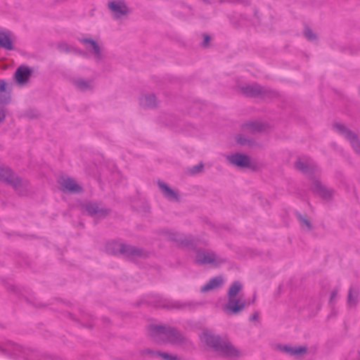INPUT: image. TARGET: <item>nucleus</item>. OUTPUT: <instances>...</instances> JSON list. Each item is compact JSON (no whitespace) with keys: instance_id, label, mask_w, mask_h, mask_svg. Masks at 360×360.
<instances>
[{"instance_id":"nucleus-1","label":"nucleus","mask_w":360,"mask_h":360,"mask_svg":"<svg viewBox=\"0 0 360 360\" xmlns=\"http://www.w3.org/2000/svg\"><path fill=\"white\" fill-rule=\"evenodd\" d=\"M201 340L207 347L227 358H238L240 352L230 342L223 340L220 335L203 333Z\"/></svg>"},{"instance_id":"nucleus-2","label":"nucleus","mask_w":360,"mask_h":360,"mask_svg":"<svg viewBox=\"0 0 360 360\" xmlns=\"http://www.w3.org/2000/svg\"><path fill=\"white\" fill-rule=\"evenodd\" d=\"M0 181L12 186L20 196L28 195L29 181L19 176L8 167L0 166Z\"/></svg>"},{"instance_id":"nucleus-3","label":"nucleus","mask_w":360,"mask_h":360,"mask_svg":"<svg viewBox=\"0 0 360 360\" xmlns=\"http://www.w3.org/2000/svg\"><path fill=\"white\" fill-rule=\"evenodd\" d=\"M148 330L150 337L164 335L165 336L164 341L172 345H183L188 340L183 333L175 327L150 324L148 326Z\"/></svg>"},{"instance_id":"nucleus-4","label":"nucleus","mask_w":360,"mask_h":360,"mask_svg":"<svg viewBox=\"0 0 360 360\" xmlns=\"http://www.w3.org/2000/svg\"><path fill=\"white\" fill-rule=\"evenodd\" d=\"M142 304H145L148 306H153L155 307H160L167 309H184L186 307H189L191 309H193L196 306H199L201 304L199 302H181L179 301H174L167 298H163L160 296H155L150 300L143 299L135 303V305L139 307Z\"/></svg>"},{"instance_id":"nucleus-5","label":"nucleus","mask_w":360,"mask_h":360,"mask_svg":"<svg viewBox=\"0 0 360 360\" xmlns=\"http://www.w3.org/2000/svg\"><path fill=\"white\" fill-rule=\"evenodd\" d=\"M1 353L11 359H16L18 357L27 359L31 353L35 351L30 348H25L12 341H6L3 345L0 344Z\"/></svg>"},{"instance_id":"nucleus-6","label":"nucleus","mask_w":360,"mask_h":360,"mask_svg":"<svg viewBox=\"0 0 360 360\" xmlns=\"http://www.w3.org/2000/svg\"><path fill=\"white\" fill-rule=\"evenodd\" d=\"M241 92L250 98H271L277 96V93L270 89L262 86L257 83L245 84L240 87Z\"/></svg>"},{"instance_id":"nucleus-7","label":"nucleus","mask_w":360,"mask_h":360,"mask_svg":"<svg viewBox=\"0 0 360 360\" xmlns=\"http://www.w3.org/2000/svg\"><path fill=\"white\" fill-rule=\"evenodd\" d=\"M193 250L195 251V262L199 265L212 264L213 266L217 267L226 262L225 259L217 260L216 255L214 252H206L204 249L198 248Z\"/></svg>"},{"instance_id":"nucleus-8","label":"nucleus","mask_w":360,"mask_h":360,"mask_svg":"<svg viewBox=\"0 0 360 360\" xmlns=\"http://www.w3.org/2000/svg\"><path fill=\"white\" fill-rule=\"evenodd\" d=\"M332 128L349 141L355 152L360 154V141L356 133L348 129L346 125L339 122L333 123Z\"/></svg>"},{"instance_id":"nucleus-9","label":"nucleus","mask_w":360,"mask_h":360,"mask_svg":"<svg viewBox=\"0 0 360 360\" xmlns=\"http://www.w3.org/2000/svg\"><path fill=\"white\" fill-rule=\"evenodd\" d=\"M120 254L125 259L131 260L134 258L146 259L149 257V252L143 248L122 243L120 249Z\"/></svg>"},{"instance_id":"nucleus-10","label":"nucleus","mask_w":360,"mask_h":360,"mask_svg":"<svg viewBox=\"0 0 360 360\" xmlns=\"http://www.w3.org/2000/svg\"><path fill=\"white\" fill-rule=\"evenodd\" d=\"M168 240L174 241L178 245L184 248H188L191 250H195L197 241L193 236H186L182 233L177 232L166 231Z\"/></svg>"},{"instance_id":"nucleus-11","label":"nucleus","mask_w":360,"mask_h":360,"mask_svg":"<svg viewBox=\"0 0 360 360\" xmlns=\"http://www.w3.org/2000/svg\"><path fill=\"white\" fill-rule=\"evenodd\" d=\"M82 207L85 210L90 217H98L104 219L110 212V209L100 207L97 202L89 201L82 205Z\"/></svg>"},{"instance_id":"nucleus-12","label":"nucleus","mask_w":360,"mask_h":360,"mask_svg":"<svg viewBox=\"0 0 360 360\" xmlns=\"http://www.w3.org/2000/svg\"><path fill=\"white\" fill-rule=\"evenodd\" d=\"M33 70L28 65H21L14 72L13 79L17 84L22 86L29 82Z\"/></svg>"},{"instance_id":"nucleus-13","label":"nucleus","mask_w":360,"mask_h":360,"mask_svg":"<svg viewBox=\"0 0 360 360\" xmlns=\"http://www.w3.org/2000/svg\"><path fill=\"white\" fill-rule=\"evenodd\" d=\"M311 191L325 200H330L334 192L333 189L327 188L320 181L316 179L312 181Z\"/></svg>"},{"instance_id":"nucleus-14","label":"nucleus","mask_w":360,"mask_h":360,"mask_svg":"<svg viewBox=\"0 0 360 360\" xmlns=\"http://www.w3.org/2000/svg\"><path fill=\"white\" fill-rule=\"evenodd\" d=\"M246 302L240 298H228L227 303L223 307L224 311L229 315L238 314L244 309Z\"/></svg>"},{"instance_id":"nucleus-15","label":"nucleus","mask_w":360,"mask_h":360,"mask_svg":"<svg viewBox=\"0 0 360 360\" xmlns=\"http://www.w3.org/2000/svg\"><path fill=\"white\" fill-rule=\"evenodd\" d=\"M108 7L114 13L115 18H120L130 13L129 8L124 1H109Z\"/></svg>"},{"instance_id":"nucleus-16","label":"nucleus","mask_w":360,"mask_h":360,"mask_svg":"<svg viewBox=\"0 0 360 360\" xmlns=\"http://www.w3.org/2000/svg\"><path fill=\"white\" fill-rule=\"evenodd\" d=\"M250 156L240 153H236L226 157L227 161L239 168H246L250 165Z\"/></svg>"},{"instance_id":"nucleus-17","label":"nucleus","mask_w":360,"mask_h":360,"mask_svg":"<svg viewBox=\"0 0 360 360\" xmlns=\"http://www.w3.org/2000/svg\"><path fill=\"white\" fill-rule=\"evenodd\" d=\"M58 183L63 187L64 191L70 193H81L84 191L83 188L70 177H63Z\"/></svg>"},{"instance_id":"nucleus-18","label":"nucleus","mask_w":360,"mask_h":360,"mask_svg":"<svg viewBox=\"0 0 360 360\" xmlns=\"http://www.w3.org/2000/svg\"><path fill=\"white\" fill-rule=\"evenodd\" d=\"M158 186L163 196L168 200L177 202L181 201V197L179 193L170 188L166 183L162 181H158Z\"/></svg>"},{"instance_id":"nucleus-19","label":"nucleus","mask_w":360,"mask_h":360,"mask_svg":"<svg viewBox=\"0 0 360 360\" xmlns=\"http://www.w3.org/2000/svg\"><path fill=\"white\" fill-rule=\"evenodd\" d=\"M79 41L84 44H89L91 47L89 51L93 54L96 61H100L103 59V56L102 54L101 47L96 40L91 38H81Z\"/></svg>"},{"instance_id":"nucleus-20","label":"nucleus","mask_w":360,"mask_h":360,"mask_svg":"<svg viewBox=\"0 0 360 360\" xmlns=\"http://www.w3.org/2000/svg\"><path fill=\"white\" fill-rule=\"evenodd\" d=\"M278 347L281 352L296 357L306 354L308 349L307 346L291 347L286 345H279Z\"/></svg>"},{"instance_id":"nucleus-21","label":"nucleus","mask_w":360,"mask_h":360,"mask_svg":"<svg viewBox=\"0 0 360 360\" xmlns=\"http://www.w3.org/2000/svg\"><path fill=\"white\" fill-rule=\"evenodd\" d=\"M360 288L357 285H351L348 290L347 304L349 307H356L359 302Z\"/></svg>"},{"instance_id":"nucleus-22","label":"nucleus","mask_w":360,"mask_h":360,"mask_svg":"<svg viewBox=\"0 0 360 360\" xmlns=\"http://www.w3.org/2000/svg\"><path fill=\"white\" fill-rule=\"evenodd\" d=\"M295 168L304 174L313 176L315 173L314 165L302 162L300 157L295 162Z\"/></svg>"},{"instance_id":"nucleus-23","label":"nucleus","mask_w":360,"mask_h":360,"mask_svg":"<svg viewBox=\"0 0 360 360\" xmlns=\"http://www.w3.org/2000/svg\"><path fill=\"white\" fill-rule=\"evenodd\" d=\"M11 35L12 32L9 30L0 31V47L8 51L13 50Z\"/></svg>"},{"instance_id":"nucleus-24","label":"nucleus","mask_w":360,"mask_h":360,"mask_svg":"<svg viewBox=\"0 0 360 360\" xmlns=\"http://www.w3.org/2000/svg\"><path fill=\"white\" fill-rule=\"evenodd\" d=\"M223 283L224 278L222 276L212 277L206 284L201 287L200 291L202 292H208L219 287L223 284Z\"/></svg>"},{"instance_id":"nucleus-25","label":"nucleus","mask_w":360,"mask_h":360,"mask_svg":"<svg viewBox=\"0 0 360 360\" xmlns=\"http://www.w3.org/2000/svg\"><path fill=\"white\" fill-rule=\"evenodd\" d=\"M7 82L0 79V104L6 105L11 102V91H6Z\"/></svg>"},{"instance_id":"nucleus-26","label":"nucleus","mask_w":360,"mask_h":360,"mask_svg":"<svg viewBox=\"0 0 360 360\" xmlns=\"http://www.w3.org/2000/svg\"><path fill=\"white\" fill-rule=\"evenodd\" d=\"M243 127L248 129L250 133L255 134L264 131L266 129V124L260 122L253 121L245 123Z\"/></svg>"},{"instance_id":"nucleus-27","label":"nucleus","mask_w":360,"mask_h":360,"mask_svg":"<svg viewBox=\"0 0 360 360\" xmlns=\"http://www.w3.org/2000/svg\"><path fill=\"white\" fill-rule=\"evenodd\" d=\"M140 104L144 108H155L157 106L156 96L153 94H146L140 98Z\"/></svg>"},{"instance_id":"nucleus-28","label":"nucleus","mask_w":360,"mask_h":360,"mask_svg":"<svg viewBox=\"0 0 360 360\" xmlns=\"http://www.w3.org/2000/svg\"><path fill=\"white\" fill-rule=\"evenodd\" d=\"M122 245V243H118L116 240H112L111 242L107 243L105 245V250L108 254L117 256L120 255V249Z\"/></svg>"},{"instance_id":"nucleus-29","label":"nucleus","mask_w":360,"mask_h":360,"mask_svg":"<svg viewBox=\"0 0 360 360\" xmlns=\"http://www.w3.org/2000/svg\"><path fill=\"white\" fill-rule=\"evenodd\" d=\"M243 285L241 283L238 281H233L228 291H227V297L228 298H234L236 297V295L239 293V292L242 290Z\"/></svg>"},{"instance_id":"nucleus-30","label":"nucleus","mask_w":360,"mask_h":360,"mask_svg":"<svg viewBox=\"0 0 360 360\" xmlns=\"http://www.w3.org/2000/svg\"><path fill=\"white\" fill-rule=\"evenodd\" d=\"M72 83L77 89L82 91L92 89V86L90 85V81L85 80L82 78L73 79Z\"/></svg>"},{"instance_id":"nucleus-31","label":"nucleus","mask_w":360,"mask_h":360,"mask_svg":"<svg viewBox=\"0 0 360 360\" xmlns=\"http://www.w3.org/2000/svg\"><path fill=\"white\" fill-rule=\"evenodd\" d=\"M295 214L297 219H298V221H300L301 226H303L304 225H305L309 231H311L313 229V226H312L311 222L307 219H306L301 213L296 211Z\"/></svg>"},{"instance_id":"nucleus-32","label":"nucleus","mask_w":360,"mask_h":360,"mask_svg":"<svg viewBox=\"0 0 360 360\" xmlns=\"http://www.w3.org/2000/svg\"><path fill=\"white\" fill-rule=\"evenodd\" d=\"M236 141L240 146H252L254 143L252 139H248L240 134L236 136Z\"/></svg>"},{"instance_id":"nucleus-33","label":"nucleus","mask_w":360,"mask_h":360,"mask_svg":"<svg viewBox=\"0 0 360 360\" xmlns=\"http://www.w3.org/2000/svg\"><path fill=\"white\" fill-rule=\"evenodd\" d=\"M204 169V164L201 162L196 165H193L191 167L188 168V173L191 175H195L199 173L202 172Z\"/></svg>"},{"instance_id":"nucleus-34","label":"nucleus","mask_w":360,"mask_h":360,"mask_svg":"<svg viewBox=\"0 0 360 360\" xmlns=\"http://www.w3.org/2000/svg\"><path fill=\"white\" fill-rule=\"evenodd\" d=\"M304 36L309 41H314L317 39L316 34L308 26H306L304 28Z\"/></svg>"},{"instance_id":"nucleus-35","label":"nucleus","mask_w":360,"mask_h":360,"mask_svg":"<svg viewBox=\"0 0 360 360\" xmlns=\"http://www.w3.org/2000/svg\"><path fill=\"white\" fill-rule=\"evenodd\" d=\"M57 48L59 51L68 53L72 52L73 46L68 45L65 42H60L58 44Z\"/></svg>"},{"instance_id":"nucleus-36","label":"nucleus","mask_w":360,"mask_h":360,"mask_svg":"<svg viewBox=\"0 0 360 360\" xmlns=\"http://www.w3.org/2000/svg\"><path fill=\"white\" fill-rule=\"evenodd\" d=\"M203 40L200 43V46L203 48H207L210 46V43L211 41V37L208 34L203 33L202 34Z\"/></svg>"},{"instance_id":"nucleus-37","label":"nucleus","mask_w":360,"mask_h":360,"mask_svg":"<svg viewBox=\"0 0 360 360\" xmlns=\"http://www.w3.org/2000/svg\"><path fill=\"white\" fill-rule=\"evenodd\" d=\"M159 351H155L150 348H146V349L139 350V354L141 355L148 354V355H150V356L153 357V356H157V353Z\"/></svg>"},{"instance_id":"nucleus-38","label":"nucleus","mask_w":360,"mask_h":360,"mask_svg":"<svg viewBox=\"0 0 360 360\" xmlns=\"http://www.w3.org/2000/svg\"><path fill=\"white\" fill-rule=\"evenodd\" d=\"M6 288L7 290L14 292L16 295H20V288L18 286L7 283L6 284Z\"/></svg>"},{"instance_id":"nucleus-39","label":"nucleus","mask_w":360,"mask_h":360,"mask_svg":"<svg viewBox=\"0 0 360 360\" xmlns=\"http://www.w3.org/2000/svg\"><path fill=\"white\" fill-rule=\"evenodd\" d=\"M338 288L335 287L330 292V299H329V304L332 306L335 304V299L337 297L338 294Z\"/></svg>"},{"instance_id":"nucleus-40","label":"nucleus","mask_w":360,"mask_h":360,"mask_svg":"<svg viewBox=\"0 0 360 360\" xmlns=\"http://www.w3.org/2000/svg\"><path fill=\"white\" fill-rule=\"evenodd\" d=\"M25 300L26 301V302L32 304L34 307H44L46 306L44 304L39 302L36 300L32 301L30 298L26 297H25Z\"/></svg>"},{"instance_id":"nucleus-41","label":"nucleus","mask_w":360,"mask_h":360,"mask_svg":"<svg viewBox=\"0 0 360 360\" xmlns=\"http://www.w3.org/2000/svg\"><path fill=\"white\" fill-rule=\"evenodd\" d=\"M171 356H172L171 354H169V353H167V352H161V351H160V352H158L157 353V356L158 357H160L163 360H169Z\"/></svg>"},{"instance_id":"nucleus-42","label":"nucleus","mask_w":360,"mask_h":360,"mask_svg":"<svg viewBox=\"0 0 360 360\" xmlns=\"http://www.w3.org/2000/svg\"><path fill=\"white\" fill-rule=\"evenodd\" d=\"M25 116L29 119H34L37 117V113L33 110H28L25 112Z\"/></svg>"},{"instance_id":"nucleus-43","label":"nucleus","mask_w":360,"mask_h":360,"mask_svg":"<svg viewBox=\"0 0 360 360\" xmlns=\"http://www.w3.org/2000/svg\"><path fill=\"white\" fill-rule=\"evenodd\" d=\"M72 52H74L75 53H76L79 56H83V57H85L87 56V53L84 51L81 50L77 48H75V47H73Z\"/></svg>"},{"instance_id":"nucleus-44","label":"nucleus","mask_w":360,"mask_h":360,"mask_svg":"<svg viewBox=\"0 0 360 360\" xmlns=\"http://www.w3.org/2000/svg\"><path fill=\"white\" fill-rule=\"evenodd\" d=\"M349 356L352 360H360V350L352 352Z\"/></svg>"},{"instance_id":"nucleus-45","label":"nucleus","mask_w":360,"mask_h":360,"mask_svg":"<svg viewBox=\"0 0 360 360\" xmlns=\"http://www.w3.org/2000/svg\"><path fill=\"white\" fill-rule=\"evenodd\" d=\"M247 168H250L252 171L255 172L258 169V165L256 162H252L251 158H250V165Z\"/></svg>"},{"instance_id":"nucleus-46","label":"nucleus","mask_w":360,"mask_h":360,"mask_svg":"<svg viewBox=\"0 0 360 360\" xmlns=\"http://www.w3.org/2000/svg\"><path fill=\"white\" fill-rule=\"evenodd\" d=\"M258 318H259L258 312L256 311L250 316L249 319L250 321H257L258 319Z\"/></svg>"},{"instance_id":"nucleus-47","label":"nucleus","mask_w":360,"mask_h":360,"mask_svg":"<svg viewBox=\"0 0 360 360\" xmlns=\"http://www.w3.org/2000/svg\"><path fill=\"white\" fill-rule=\"evenodd\" d=\"M6 119V114H5V112L1 110H0V123H1L2 122H4Z\"/></svg>"},{"instance_id":"nucleus-48","label":"nucleus","mask_w":360,"mask_h":360,"mask_svg":"<svg viewBox=\"0 0 360 360\" xmlns=\"http://www.w3.org/2000/svg\"><path fill=\"white\" fill-rule=\"evenodd\" d=\"M79 324L84 327V328H89V329H92L94 326V324H91V323H89V324H86V323H81L79 322Z\"/></svg>"},{"instance_id":"nucleus-49","label":"nucleus","mask_w":360,"mask_h":360,"mask_svg":"<svg viewBox=\"0 0 360 360\" xmlns=\"http://www.w3.org/2000/svg\"><path fill=\"white\" fill-rule=\"evenodd\" d=\"M68 316H69L72 320H73L74 321H75V322H77V323H79V322H80V321H79L77 319H76V318L75 317V316H74L72 314H71V313L68 312Z\"/></svg>"},{"instance_id":"nucleus-50","label":"nucleus","mask_w":360,"mask_h":360,"mask_svg":"<svg viewBox=\"0 0 360 360\" xmlns=\"http://www.w3.org/2000/svg\"><path fill=\"white\" fill-rule=\"evenodd\" d=\"M255 299H256V294L255 293V294L253 295V297H252V300H249V301L248 302V303H246V304L250 305V304H253V303L255 302Z\"/></svg>"},{"instance_id":"nucleus-51","label":"nucleus","mask_w":360,"mask_h":360,"mask_svg":"<svg viewBox=\"0 0 360 360\" xmlns=\"http://www.w3.org/2000/svg\"><path fill=\"white\" fill-rule=\"evenodd\" d=\"M102 321H103L104 323H110V319H109V318L105 317V316H103V317L102 318Z\"/></svg>"},{"instance_id":"nucleus-52","label":"nucleus","mask_w":360,"mask_h":360,"mask_svg":"<svg viewBox=\"0 0 360 360\" xmlns=\"http://www.w3.org/2000/svg\"><path fill=\"white\" fill-rule=\"evenodd\" d=\"M253 11L255 17L257 18L258 10L256 8H255Z\"/></svg>"},{"instance_id":"nucleus-53","label":"nucleus","mask_w":360,"mask_h":360,"mask_svg":"<svg viewBox=\"0 0 360 360\" xmlns=\"http://www.w3.org/2000/svg\"><path fill=\"white\" fill-rule=\"evenodd\" d=\"M89 318L91 320H93L94 319V317L92 315H89Z\"/></svg>"},{"instance_id":"nucleus-54","label":"nucleus","mask_w":360,"mask_h":360,"mask_svg":"<svg viewBox=\"0 0 360 360\" xmlns=\"http://www.w3.org/2000/svg\"><path fill=\"white\" fill-rule=\"evenodd\" d=\"M204 2L207 3V4H209V1L208 0H202Z\"/></svg>"}]
</instances>
